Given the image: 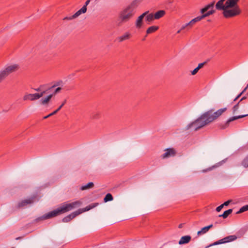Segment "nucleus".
<instances>
[{
	"label": "nucleus",
	"instance_id": "obj_20",
	"mask_svg": "<svg viewBox=\"0 0 248 248\" xmlns=\"http://www.w3.org/2000/svg\"><path fill=\"white\" fill-rule=\"evenodd\" d=\"M213 226V224H210L207 226H205L202 229L201 231H199L197 232L198 235H200L206 233L210 229L212 228Z\"/></svg>",
	"mask_w": 248,
	"mask_h": 248
},
{
	"label": "nucleus",
	"instance_id": "obj_32",
	"mask_svg": "<svg viewBox=\"0 0 248 248\" xmlns=\"http://www.w3.org/2000/svg\"><path fill=\"white\" fill-rule=\"evenodd\" d=\"M241 164L245 168L248 167V155L242 160Z\"/></svg>",
	"mask_w": 248,
	"mask_h": 248
},
{
	"label": "nucleus",
	"instance_id": "obj_35",
	"mask_svg": "<svg viewBox=\"0 0 248 248\" xmlns=\"http://www.w3.org/2000/svg\"><path fill=\"white\" fill-rule=\"evenodd\" d=\"M206 63V62H203L199 63L198 64V66L197 67L199 69L202 68L205 64Z\"/></svg>",
	"mask_w": 248,
	"mask_h": 248
},
{
	"label": "nucleus",
	"instance_id": "obj_44",
	"mask_svg": "<svg viewBox=\"0 0 248 248\" xmlns=\"http://www.w3.org/2000/svg\"><path fill=\"white\" fill-rule=\"evenodd\" d=\"M246 99H247V96H244L241 98V99L239 101V102L241 103L243 100H245Z\"/></svg>",
	"mask_w": 248,
	"mask_h": 248
},
{
	"label": "nucleus",
	"instance_id": "obj_41",
	"mask_svg": "<svg viewBox=\"0 0 248 248\" xmlns=\"http://www.w3.org/2000/svg\"><path fill=\"white\" fill-rule=\"evenodd\" d=\"M74 18H73L72 17V16H66V17H65L63 19V20H72L73 19H74Z\"/></svg>",
	"mask_w": 248,
	"mask_h": 248
},
{
	"label": "nucleus",
	"instance_id": "obj_17",
	"mask_svg": "<svg viewBox=\"0 0 248 248\" xmlns=\"http://www.w3.org/2000/svg\"><path fill=\"white\" fill-rule=\"evenodd\" d=\"M191 239L190 235H185L182 236L179 240L178 243L179 245H184L188 243Z\"/></svg>",
	"mask_w": 248,
	"mask_h": 248
},
{
	"label": "nucleus",
	"instance_id": "obj_26",
	"mask_svg": "<svg viewBox=\"0 0 248 248\" xmlns=\"http://www.w3.org/2000/svg\"><path fill=\"white\" fill-rule=\"evenodd\" d=\"M232 212V209H230L224 212L222 215H219L218 217H222L223 218H226L228 216L231 214Z\"/></svg>",
	"mask_w": 248,
	"mask_h": 248
},
{
	"label": "nucleus",
	"instance_id": "obj_51",
	"mask_svg": "<svg viewBox=\"0 0 248 248\" xmlns=\"http://www.w3.org/2000/svg\"><path fill=\"white\" fill-rule=\"evenodd\" d=\"M20 238H21V237H17V238H16V240H18V239H20Z\"/></svg>",
	"mask_w": 248,
	"mask_h": 248
},
{
	"label": "nucleus",
	"instance_id": "obj_46",
	"mask_svg": "<svg viewBox=\"0 0 248 248\" xmlns=\"http://www.w3.org/2000/svg\"><path fill=\"white\" fill-rule=\"evenodd\" d=\"M248 88V87H247V86H246L241 93H242V94H243L246 91V90H247Z\"/></svg>",
	"mask_w": 248,
	"mask_h": 248
},
{
	"label": "nucleus",
	"instance_id": "obj_3",
	"mask_svg": "<svg viewBox=\"0 0 248 248\" xmlns=\"http://www.w3.org/2000/svg\"><path fill=\"white\" fill-rule=\"evenodd\" d=\"M138 6L136 1L133 0L129 5L124 8L119 15V18L121 21L126 22L129 21L135 15Z\"/></svg>",
	"mask_w": 248,
	"mask_h": 248
},
{
	"label": "nucleus",
	"instance_id": "obj_29",
	"mask_svg": "<svg viewBox=\"0 0 248 248\" xmlns=\"http://www.w3.org/2000/svg\"><path fill=\"white\" fill-rule=\"evenodd\" d=\"M113 200V198L112 195L110 193H108L104 198V202H108L112 201Z\"/></svg>",
	"mask_w": 248,
	"mask_h": 248
},
{
	"label": "nucleus",
	"instance_id": "obj_49",
	"mask_svg": "<svg viewBox=\"0 0 248 248\" xmlns=\"http://www.w3.org/2000/svg\"><path fill=\"white\" fill-rule=\"evenodd\" d=\"M181 31H182V30H181V29H180V30H179V31H177V33H179L181 32Z\"/></svg>",
	"mask_w": 248,
	"mask_h": 248
},
{
	"label": "nucleus",
	"instance_id": "obj_52",
	"mask_svg": "<svg viewBox=\"0 0 248 248\" xmlns=\"http://www.w3.org/2000/svg\"><path fill=\"white\" fill-rule=\"evenodd\" d=\"M247 87H248V85H247Z\"/></svg>",
	"mask_w": 248,
	"mask_h": 248
},
{
	"label": "nucleus",
	"instance_id": "obj_7",
	"mask_svg": "<svg viewBox=\"0 0 248 248\" xmlns=\"http://www.w3.org/2000/svg\"><path fill=\"white\" fill-rule=\"evenodd\" d=\"M46 93V91H44L43 92H41L40 93H28L26 94L23 96V100H30V101H35L40 97H42Z\"/></svg>",
	"mask_w": 248,
	"mask_h": 248
},
{
	"label": "nucleus",
	"instance_id": "obj_5",
	"mask_svg": "<svg viewBox=\"0 0 248 248\" xmlns=\"http://www.w3.org/2000/svg\"><path fill=\"white\" fill-rule=\"evenodd\" d=\"M223 10V15L225 18H231L237 16L240 14L241 9L238 5L234 6L231 8H225Z\"/></svg>",
	"mask_w": 248,
	"mask_h": 248
},
{
	"label": "nucleus",
	"instance_id": "obj_6",
	"mask_svg": "<svg viewBox=\"0 0 248 248\" xmlns=\"http://www.w3.org/2000/svg\"><path fill=\"white\" fill-rule=\"evenodd\" d=\"M19 69V65L16 64L8 66L0 72V77L3 80L9 74L16 71Z\"/></svg>",
	"mask_w": 248,
	"mask_h": 248
},
{
	"label": "nucleus",
	"instance_id": "obj_39",
	"mask_svg": "<svg viewBox=\"0 0 248 248\" xmlns=\"http://www.w3.org/2000/svg\"><path fill=\"white\" fill-rule=\"evenodd\" d=\"M223 207V206H222V204H221L220 205H219L217 207L216 211L218 212H220Z\"/></svg>",
	"mask_w": 248,
	"mask_h": 248
},
{
	"label": "nucleus",
	"instance_id": "obj_1",
	"mask_svg": "<svg viewBox=\"0 0 248 248\" xmlns=\"http://www.w3.org/2000/svg\"><path fill=\"white\" fill-rule=\"evenodd\" d=\"M226 110L227 108L219 109L216 112H214L213 109H210L202 114L194 122L188 124V128H190L195 126L194 130L197 131L217 119Z\"/></svg>",
	"mask_w": 248,
	"mask_h": 248
},
{
	"label": "nucleus",
	"instance_id": "obj_28",
	"mask_svg": "<svg viewBox=\"0 0 248 248\" xmlns=\"http://www.w3.org/2000/svg\"><path fill=\"white\" fill-rule=\"evenodd\" d=\"M93 186H94V184L93 182H89L87 185L82 186L80 187V189L81 190H86L87 189L92 188Z\"/></svg>",
	"mask_w": 248,
	"mask_h": 248
},
{
	"label": "nucleus",
	"instance_id": "obj_16",
	"mask_svg": "<svg viewBox=\"0 0 248 248\" xmlns=\"http://www.w3.org/2000/svg\"><path fill=\"white\" fill-rule=\"evenodd\" d=\"M215 1H213L211 3L206 5L204 6L203 8L201 9L200 10L201 13L203 15L206 12H207L208 10H210V9H213L214 7Z\"/></svg>",
	"mask_w": 248,
	"mask_h": 248
},
{
	"label": "nucleus",
	"instance_id": "obj_45",
	"mask_svg": "<svg viewBox=\"0 0 248 248\" xmlns=\"http://www.w3.org/2000/svg\"><path fill=\"white\" fill-rule=\"evenodd\" d=\"M58 111H59V110L57 109L56 110H55L53 112L51 113L50 114L52 116V115H54L55 114H56Z\"/></svg>",
	"mask_w": 248,
	"mask_h": 248
},
{
	"label": "nucleus",
	"instance_id": "obj_15",
	"mask_svg": "<svg viewBox=\"0 0 248 248\" xmlns=\"http://www.w3.org/2000/svg\"><path fill=\"white\" fill-rule=\"evenodd\" d=\"M226 0H219L216 4V8L218 10H221L225 8H228L226 6V2L224 4V2Z\"/></svg>",
	"mask_w": 248,
	"mask_h": 248
},
{
	"label": "nucleus",
	"instance_id": "obj_37",
	"mask_svg": "<svg viewBox=\"0 0 248 248\" xmlns=\"http://www.w3.org/2000/svg\"><path fill=\"white\" fill-rule=\"evenodd\" d=\"M199 70V69L196 67L193 71H191V74L192 75H195Z\"/></svg>",
	"mask_w": 248,
	"mask_h": 248
},
{
	"label": "nucleus",
	"instance_id": "obj_23",
	"mask_svg": "<svg viewBox=\"0 0 248 248\" xmlns=\"http://www.w3.org/2000/svg\"><path fill=\"white\" fill-rule=\"evenodd\" d=\"M202 19L201 16H198L192 19L189 22L187 23V25H189V28H191L192 26L196 22L201 21Z\"/></svg>",
	"mask_w": 248,
	"mask_h": 248
},
{
	"label": "nucleus",
	"instance_id": "obj_12",
	"mask_svg": "<svg viewBox=\"0 0 248 248\" xmlns=\"http://www.w3.org/2000/svg\"><path fill=\"white\" fill-rule=\"evenodd\" d=\"M165 153L161 155L162 159L173 157L176 154V150L173 148H169L165 150Z\"/></svg>",
	"mask_w": 248,
	"mask_h": 248
},
{
	"label": "nucleus",
	"instance_id": "obj_8",
	"mask_svg": "<svg viewBox=\"0 0 248 248\" xmlns=\"http://www.w3.org/2000/svg\"><path fill=\"white\" fill-rule=\"evenodd\" d=\"M61 90L62 88L61 87H58L55 89L53 93L48 95L46 97L42 98L39 101L40 104L43 106L48 105L52 97L56 94L58 93H59Z\"/></svg>",
	"mask_w": 248,
	"mask_h": 248
},
{
	"label": "nucleus",
	"instance_id": "obj_36",
	"mask_svg": "<svg viewBox=\"0 0 248 248\" xmlns=\"http://www.w3.org/2000/svg\"><path fill=\"white\" fill-rule=\"evenodd\" d=\"M232 202V200H230L226 202H225L223 204H222V206L224 207V206H228L230 203Z\"/></svg>",
	"mask_w": 248,
	"mask_h": 248
},
{
	"label": "nucleus",
	"instance_id": "obj_48",
	"mask_svg": "<svg viewBox=\"0 0 248 248\" xmlns=\"http://www.w3.org/2000/svg\"><path fill=\"white\" fill-rule=\"evenodd\" d=\"M184 223H181L179 225L178 227L179 228H182L184 226Z\"/></svg>",
	"mask_w": 248,
	"mask_h": 248
},
{
	"label": "nucleus",
	"instance_id": "obj_33",
	"mask_svg": "<svg viewBox=\"0 0 248 248\" xmlns=\"http://www.w3.org/2000/svg\"><path fill=\"white\" fill-rule=\"evenodd\" d=\"M248 205H246L245 206H243V207H242L240 210L237 211L236 212V214H241L244 212H245L246 211H248Z\"/></svg>",
	"mask_w": 248,
	"mask_h": 248
},
{
	"label": "nucleus",
	"instance_id": "obj_30",
	"mask_svg": "<svg viewBox=\"0 0 248 248\" xmlns=\"http://www.w3.org/2000/svg\"><path fill=\"white\" fill-rule=\"evenodd\" d=\"M226 159H225L222 160L221 161H220V162H218L215 165H214V166L209 168L208 169H207V170H212L213 169H214L215 168H217V167H218L222 165V164L225 162Z\"/></svg>",
	"mask_w": 248,
	"mask_h": 248
},
{
	"label": "nucleus",
	"instance_id": "obj_42",
	"mask_svg": "<svg viewBox=\"0 0 248 248\" xmlns=\"http://www.w3.org/2000/svg\"><path fill=\"white\" fill-rule=\"evenodd\" d=\"M242 95V93H240L233 100V102L236 101L241 95Z\"/></svg>",
	"mask_w": 248,
	"mask_h": 248
},
{
	"label": "nucleus",
	"instance_id": "obj_38",
	"mask_svg": "<svg viewBox=\"0 0 248 248\" xmlns=\"http://www.w3.org/2000/svg\"><path fill=\"white\" fill-rule=\"evenodd\" d=\"M66 102V100H64L62 103V104L61 105V106L57 108V109L59 111L62 108Z\"/></svg>",
	"mask_w": 248,
	"mask_h": 248
},
{
	"label": "nucleus",
	"instance_id": "obj_18",
	"mask_svg": "<svg viewBox=\"0 0 248 248\" xmlns=\"http://www.w3.org/2000/svg\"><path fill=\"white\" fill-rule=\"evenodd\" d=\"M166 14L165 10H159L154 14V17L155 19H159L164 16Z\"/></svg>",
	"mask_w": 248,
	"mask_h": 248
},
{
	"label": "nucleus",
	"instance_id": "obj_19",
	"mask_svg": "<svg viewBox=\"0 0 248 248\" xmlns=\"http://www.w3.org/2000/svg\"><path fill=\"white\" fill-rule=\"evenodd\" d=\"M130 37L131 34L129 32H127L124 35L118 37L117 39L119 42H122L124 40L129 39Z\"/></svg>",
	"mask_w": 248,
	"mask_h": 248
},
{
	"label": "nucleus",
	"instance_id": "obj_22",
	"mask_svg": "<svg viewBox=\"0 0 248 248\" xmlns=\"http://www.w3.org/2000/svg\"><path fill=\"white\" fill-rule=\"evenodd\" d=\"M239 0H227L226 6L229 8L234 7V6L238 5L237 3Z\"/></svg>",
	"mask_w": 248,
	"mask_h": 248
},
{
	"label": "nucleus",
	"instance_id": "obj_47",
	"mask_svg": "<svg viewBox=\"0 0 248 248\" xmlns=\"http://www.w3.org/2000/svg\"><path fill=\"white\" fill-rule=\"evenodd\" d=\"M52 116V115H51V114L50 113V114H48V115L45 116L43 118H44V119H47V118H48V117H50V116Z\"/></svg>",
	"mask_w": 248,
	"mask_h": 248
},
{
	"label": "nucleus",
	"instance_id": "obj_9",
	"mask_svg": "<svg viewBox=\"0 0 248 248\" xmlns=\"http://www.w3.org/2000/svg\"><path fill=\"white\" fill-rule=\"evenodd\" d=\"M237 236L235 235H229L228 236L225 237L219 240L218 241H217L214 243L210 245L209 246L206 247V248H207L209 247L212 246H215L219 244H224L226 243L230 242L233 241L237 239Z\"/></svg>",
	"mask_w": 248,
	"mask_h": 248
},
{
	"label": "nucleus",
	"instance_id": "obj_13",
	"mask_svg": "<svg viewBox=\"0 0 248 248\" xmlns=\"http://www.w3.org/2000/svg\"><path fill=\"white\" fill-rule=\"evenodd\" d=\"M149 11H147L143 13L142 14H141L140 16L137 19L135 23V26L137 28L140 29L143 24V18L148 14H149Z\"/></svg>",
	"mask_w": 248,
	"mask_h": 248
},
{
	"label": "nucleus",
	"instance_id": "obj_31",
	"mask_svg": "<svg viewBox=\"0 0 248 248\" xmlns=\"http://www.w3.org/2000/svg\"><path fill=\"white\" fill-rule=\"evenodd\" d=\"M101 116V113L99 111L93 112L91 115V118L93 119H98Z\"/></svg>",
	"mask_w": 248,
	"mask_h": 248
},
{
	"label": "nucleus",
	"instance_id": "obj_10",
	"mask_svg": "<svg viewBox=\"0 0 248 248\" xmlns=\"http://www.w3.org/2000/svg\"><path fill=\"white\" fill-rule=\"evenodd\" d=\"M36 198V196H33L28 199L24 200L19 202L17 204V208H20L27 206L28 204H31L33 203Z\"/></svg>",
	"mask_w": 248,
	"mask_h": 248
},
{
	"label": "nucleus",
	"instance_id": "obj_50",
	"mask_svg": "<svg viewBox=\"0 0 248 248\" xmlns=\"http://www.w3.org/2000/svg\"><path fill=\"white\" fill-rule=\"evenodd\" d=\"M3 80L1 79V78L0 77V83Z\"/></svg>",
	"mask_w": 248,
	"mask_h": 248
},
{
	"label": "nucleus",
	"instance_id": "obj_40",
	"mask_svg": "<svg viewBox=\"0 0 248 248\" xmlns=\"http://www.w3.org/2000/svg\"><path fill=\"white\" fill-rule=\"evenodd\" d=\"M186 28H187L188 29H189V25H187V24L183 25L182 26L181 28V30H184L185 29H186Z\"/></svg>",
	"mask_w": 248,
	"mask_h": 248
},
{
	"label": "nucleus",
	"instance_id": "obj_27",
	"mask_svg": "<svg viewBox=\"0 0 248 248\" xmlns=\"http://www.w3.org/2000/svg\"><path fill=\"white\" fill-rule=\"evenodd\" d=\"M215 13V10L213 9H211L210 10L207 11V12H205L203 15H202L201 16L202 19L205 18L206 17L209 16L213 15Z\"/></svg>",
	"mask_w": 248,
	"mask_h": 248
},
{
	"label": "nucleus",
	"instance_id": "obj_24",
	"mask_svg": "<svg viewBox=\"0 0 248 248\" xmlns=\"http://www.w3.org/2000/svg\"><path fill=\"white\" fill-rule=\"evenodd\" d=\"M159 27L158 26H152L150 27H149L147 30H146V33L150 34L152 33H153L155 31H156L157 30H158Z\"/></svg>",
	"mask_w": 248,
	"mask_h": 248
},
{
	"label": "nucleus",
	"instance_id": "obj_11",
	"mask_svg": "<svg viewBox=\"0 0 248 248\" xmlns=\"http://www.w3.org/2000/svg\"><path fill=\"white\" fill-rule=\"evenodd\" d=\"M248 116V114H245V115H239V116H233L232 117H231L226 122V123L224 124H220L219 125V127L220 129H225L226 127H227L229 125V124L230 122H232L234 120H237L238 119H240V118H244V117H245L246 116Z\"/></svg>",
	"mask_w": 248,
	"mask_h": 248
},
{
	"label": "nucleus",
	"instance_id": "obj_4",
	"mask_svg": "<svg viewBox=\"0 0 248 248\" xmlns=\"http://www.w3.org/2000/svg\"><path fill=\"white\" fill-rule=\"evenodd\" d=\"M98 205V203H92L84 208H80L65 217L62 219L63 222H68L80 214L88 211Z\"/></svg>",
	"mask_w": 248,
	"mask_h": 248
},
{
	"label": "nucleus",
	"instance_id": "obj_2",
	"mask_svg": "<svg viewBox=\"0 0 248 248\" xmlns=\"http://www.w3.org/2000/svg\"><path fill=\"white\" fill-rule=\"evenodd\" d=\"M81 203V202L79 201H77L69 203H64L62 206L44 215L43 216L38 218L37 219L45 220L56 217L58 215L64 214L73 210L74 208L79 207L80 206Z\"/></svg>",
	"mask_w": 248,
	"mask_h": 248
},
{
	"label": "nucleus",
	"instance_id": "obj_21",
	"mask_svg": "<svg viewBox=\"0 0 248 248\" xmlns=\"http://www.w3.org/2000/svg\"><path fill=\"white\" fill-rule=\"evenodd\" d=\"M87 11V8H85V6H83L80 10H78L76 12L73 16V18H77L79 16H80L81 14H84Z\"/></svg>",
	"mask_w": 248,
	"mask_h": 248
},
{
	"label": "nucleus",
	"instance_id": "obj_34",
	"mask_svg": "<svg viewBox=\"0 0 248 248\" xmlns=\"http://www.w3.org/2000/svg\"><path fill=\"white\" fill-rule=\"evenodd\" d=\"M240 103V102L238 101V102L232 107V110L233 114H234L239 109Z\"/></svg>",
	"mask_w": 248,
	"mask_h": 248
},
{
	"label": "nucleus",
	"instance_id": "obj_25",
	"mask_svg": "<svg viewBox=\"0 0 248 248\" xmlns=\"http://www.w3.org/2000/svg\"><path fill=\"white\" fill-rule=\"evenodd\" d=\"M155 18L154 17V14L151 13L147 14L145 16V21L148 23L152 22Z\"/></svg>",
	"mask_w": 248,
	"mask_h": 248
},
{
	"label": "nucleus",
	"instance_id": "obj_14",
	"mask_svg": "<svg viewBox=\"0 0 248 248\" xmlns=\"http://www.w3.org/2000/svg\"><path fill=\"white\" fill-rule=\"evenodd\" d=\"M58 85H59L58 84H54V85H53L52 86H50V87H46L47 86L46 85L44 84V85H40L38 88H35L34 90L35 91H36V92H40V93L41 92H43V91L46 90V93H48V91H51L53 88H55V87H56Z\"/></svg>",
	"mask_w": 248,
	"mask_h": 248
},
{
	"label": "nucleus",
	"instance_id": "obj_43",
	"mask_svg": "<svg viewBox=\"0 0 248 248\" xmlns=\"http://www.w3.org/2000/svg\"><path fill=\"white\" fill-rule=\"evenodd\" d=\"M90 2V0H86V1L85 2V3L83 6H85V8H87V6L89 4Z\"/></svg>",
	"mask_w": 248,
	"mask_h": 248
}]
</instances>
